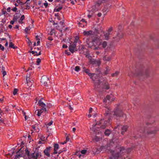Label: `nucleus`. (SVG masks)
<instances>
[{"mask_svg": "<svg viewBox=\"0 0 159 159\" xmlns=\"http://www.w3.org/2000/svg\"><path fill=\"white\" fill-rule=\"evenodd\" d=\"M112 28L110 27L106 32H103L100 36H97L92 37V41L88 43L89 47L94 50H99L105 48L107 45L106 41H102V39L108 40L111 34Z\"/></svg>", "mask_w": 159, "mask_h": 159, "instance_id": "nucleus-1", "label": "nucleus"}, {"mask_svg": "<svg viewBox=\"0 0 159 159\" xmlns=\"http://www.w3.org/2000/svg\"><path fill=\"white\" fill-rule=\"evenodd\" d=\"M132 148H130L125 149L123 147L116 146L114 150H110L109 151V156L110 159H125L124 155L125 153H129Z\"/></svg>", "mask_w": 159, "mask_h": 159, "instance_id": "nucleus-2", "label": "nucleus"}, {"mask_svg": "<svg viewBox=\"0 0 159 159\" xmlns=\"http://www.w3.org/2000/svg\"><path fill=\"white\" fill-rule=\"evenodd\" d=\"M106 118L105 119L101 120L98 123H97L96 125H94V127L93 128L96 129L95 127L98 128V127L97 126L98 125L100 126V128L104 129L106 128L108 125L110 124V118H109V113L107 112L106 113Z\"/></svg>", "mask_w": 159, "mask_h": 159, "instance_id": "nucleus-3", "label": "nucleus"}, {"mask_svg": "<svg viewBox=\"0 0 159 159\" xmlns=\"http://www.w3.org/2000/svg\"><path fill=\"white\" fill-rule=\"evenodd\" d=\"M158 129L157 128L155 129L154 128L152 127L150 129H148L147 130H145L143 133V135L141 136L140 135V137H143V136H148L151 134H155Z\"/></svg>", "mask_w": 159, "mask_h": 159, "instance_id": "nucleus-4", "label": "nucleus"}, {"mask_svg": "<svg viewBox=\"0 0 159 159\" xmlns=\"http://www.w3.org/2000/svg\"><path fill=\"white\" fill-rule=\"evenodd\" d=\"M121 107L119 105L116 110L114 111V113L113 114L114 116L116 117H120L123 115V112L122 110L120 109Z\"/></svg>", "mask_w": 159, "mask_h": 159, "instance_id": "nucleus-5", "label": "nucleus"}, {"mask_svg": "<svg viewBox=\"0 0 159 159\" xmlns=\"http://www.w3.org/2000/svg\"><path fill=\"white\" fill-rule=\"evenodd\" d=\"M41 156V153L38 151H36L31 154V156L30 158H32L33 159H38Z\"/></svg>", "mask_w": 159, "mask_h": 159, "instance_id": "nucleus-6", "label": "nucleus"}, {"mask_svg": "<svg viewBox=\"0 0 159 159\" xmlns=\"http://www.w3.org/2000/svg\"><path fill=\"white\" fill-rule=\"evenodd\" d=\"M102 88L103 89L107 90L110 88V85L107 81L104 80L102 83Z\"/></svg>", "mask_w": 159, "mask_h": 159, "instance_id": "nucleus-7", "label": "nucleus"}, {"mask_svg": "<svg viewBox=\"0 0 159 159\" xmlns=\"http://www.w3.org/2000/svg\"><path fill=\"white\" fill-rule=\"evenodd\" d=\"M41 109H39L35 111V114L37 115L38 116H39L42 115L45 113L46 111V108H41Z\"/></svg>", "mask_w": 159, "mask_h": 159, "instance_id": "nucleus-8", "label": "nucleus"}, {"mask_svg": "<svg viewBox=\"0 0 159 159\" xmlns=\"http://www.w3.org/2000/svg\"><path fill=\"white\" fill-rule=\"evenodd\" d=\"M69 51L73 53L76 49V42H71L69 47Z\"/></svg>", "mask_w": 159, "mask_h": 159, "instance_id": "nucleus-9", "label": "nucleus"}, {"mask_svg": "<svg viewBox=\"0 0 159 159\" xmlns=\"http://www.w3.org/2000/svg\"><path fill=\"white\" fill-rule=\"evenodd\" d=\"M52 148V147L49 146L47 147L44 151L43 152L44 153V155L48 157H50V154L49 153Z\"/></svg>", "mask_w": 159, "mask_h": 159, "instance_id": "nucleus-10", "label": "nucleus"}, {"mask_svg": "<svg viewBox=\"0 0 159 159\" xmlns=\"http://www.w3.org/2000/svg\"><path fill=\"white\" fill-rule=\"evenodd\" d=\"M84 71L90 77V78L93 80H94L93 77L94 76L95 77H97V76L95 74L91 73H90V70L88 69H86L84 70Z\"/></svg>", "mask_w": 159, "mask_h": 159, "instance_id": "nucleus-11", "label": "nucleus"}, {"mask_svg": "<svg viewBox=\"0 0 159 159\" xmlns=\"http://www.w3.org/2000/svg\"><path fill=\"white\" fill-rule=\"evenodd\" d=\"M54 152L53 153V154H57L58 153L59 154L60 153H61V152L60 151V150L59 151V152H57V150L59 148V145L58 144H54Z\"/></svg>", "mask_w": 159, "mask_h": 159, "instance_id": "nucleus-12", "label": "nucleus"}, {"mask_svg": "<svg viewBox=\"0 0 159 159\" xmlns=\"http://www.w3.org/2000/svg\"><path fill=\"white\" fill-rule=\"evenodd\" d=\"M123 37V34L122 33H118L117 36L115 38H113V39H115L114 40L116 42H118Z\"/></svg>", "mask_w": 159, "mask_h": 159, "instance_id": "nucleus-13", "label": "nucleus"}, {"mask_svg": "<svg viewBox=\"0 0 159 159\" xmlns=\"http://www.w3.org/2000/svg\"><path fill=\"white\" fill-rule=\"evenodd\" d=\"M49 80V78L45 76H43L41 79V82L45 85L47 84V83L45 80Z\"/></svg>", "mask_w": 159, "mask_h": 159, "instance_id": "nucleus-14", "label": "nucleus"}, {"mask_svg": "<svg viewBox=\"0 0 159 159\" xmlns=\"http://www.w3.org/2000/svg\"><path fill=\"white\" fill-rule=\"evenodd\" d=\"M43 98L39 100L38 101V104L39 106L41 107V108H46L45 107L46 105L45 103H44L42 101Z\"/></svg>", "mask_w": 159, "mask_h": 159, "instance_id": "nucleus-15", "label": "nucleus"}, {"mask_svg": "<svg viewBox=\"0 0 159 159\" xmlns=\"http://www.w3.org/2000/svg\"><path fill=\"white\" fill-rule=\"evenodd\" d=\"M93 32L92 30H89L88 31H84L83 33L84 35L86 36H90L93 34Z\"/></svg>", "mask_w": 159, "mask_h": 159, "instance_id": "nucleus-16", "label": "nucleus"}, {"mask_svg": "<svg viewBox=\"0 0 159 159\" xmlns=\"http://www.w3.org/2000/svg\"><path fill=\"white\" fill-rule=\"evenodd\" d=\"M14 5L16 7L18 6L19 5H21L23 4V3L20 1V0H14Z\"/></svg>", "mask_w": 159, "mask_h": 159, "instance_id": "nucleus-17", "label": "nucleus"}, {"mask_svg": "<svg viewBox=\"0 0 159 159\" xmlns=\"http://www.w3.org/2000/svg\"><path fill=\"white\" fill-rule=\"evenodd\" d=\"M128 126L127 125H124L122 127V131L121 132V133L122 134H123L125 132H126L128 128Z\"/></svg>", "mask_w": 159, "mask_h": 159, "instance_id": "nucleus-18", "label": "nucleus"}, {"mask_svg": "<svg viewBox=\"0 0 159 159\" xmlns=\"http://www.w3.org/2000/svg\"><path fill=\"white\" fill-rule=\"evenodd\" d=\"M96 82H95L94 85L95 88H98L100 85V82L99 80H96Z\"/></svg>", "mask_w": 159, "mask_h": 159, "instance_id": "nucleus-19", "label": "nucleus"}, {"mask_svg": "<svg viewBox=\"0 0 159 159\" xmlns=\"http://www.w3.org/2000/svg\"><path fill=\"white\" fill-rule=\"evenodd\" d=\"M111 98V97L109 95H107L105 98L103 100V102H104L106 103L107 102V101H109Z\"/></svg>", "mask_w": 159, "mask_h": 159, "instance_id": "nucleus-20", "label": "nucleus"}, {"mask_svg": "<svg viewBox=\"0 0 159 159\" xmlns=\"http://www.w3.org/2000/svg\"><path fill=\"white\" fill-rule=\"evenodd\" d=\"M25 19V16L24 15H22L20 19L18 20V22L20 24H22L23 23V20Z\"/></svg>", "mask_w": 159, "mask_h": 159, "instance_id": "nucleus-21", "label": "nucleus"}, {"mask_svg": "<svg viewBox=\"0 0 159 159\" xmlns=\"http://www.w3.org/2000/svg\"><path fill=\"white\" fill-rule=\"evenodd\" d=\"M55 19H57L59 20H61V18L60 16V14L59 13H55Z\"/></svg>", "mask_w": 159, "mask_h": 159, "instance_id": "nucleus-22", "label": "nucleus"}, {"mask_svg": "<svg viewBox=\"0 0 159 159\" xmlns=\"http://www.w3.org/2000/svg\"><path fill=\"white\" fill-rule=\"evenodd\" d=\"M25 153L28 157V158H30L31 156V154H30V152L29 151L27 148H26L25 150Z\"/></svg>", "mask_w": 159, "mask_h": 159, "instance_id": "nucleus-23", "label": "nucleus"}, {"mask_svg": "<svg viewBox=\"0 0 159 159\" xmlns=\"http://www.w3.org/2000/svg\"><path fill=\"white\" fill-rule=\"evenodd\" d=\"M26 80L27 83L28 84H29L30 85H32V82L30 80V78L29 77H28L27 76L26 77Z\"/></svg>", "mask_w": 159, "mask_h": 159, "instance_id": "nucleus-24", "label": "nucleus"}, {"mask_svg": "<svg viewBox=\"0 0 159 159\" xmlns=\"http://www.w3.org/2000/svg\"><path fill=\"white\" fill-rule=\"evenodd\" d=\"M120 72L118 71H116L115 73L111 74V75L112 77H117L119 75Z\"/></svg>", "mask_w": 159, "mask_h": 159, "instance_id": "nucleus-25", "label": "nucleus"}, {"mask_svg": "<svg viewBox=\"0 0 159 159\" xmlns=\"http://www.w3.org/2000/svg\"><path fill=\"white\" fill-rule=\"evenodd\" d=\"M103 60L104 61H110L111 60V58L109 57H107V56H105L103 58Z\"/></svg>", "mask_w": 159, "mask_h": 159, "instance_id": "nucleus-26", "label": "nucleus"}, {"mask_svg": "<svg viewBox=\"0 0 159 159\" xmlns=\"http://www.w3.org/2000/svg\"><path fill=\"white\" fill-rule=\"evenodd\" d=\"M111 133V131L110 130L107 129L105 130L104 133L106 135L108 136Z\"/></svg>", "mask_w": 159, "mask_h": 159, "instance_id": "nucleus-27", "label": "nucleus"}, {"mask_svg": "<svg viewBox=\"0 0 159 159\" xmlns=\"http://www.w3.org/2000/svg\"><path fill=\"white\" fill-rule=\"evenodd\" d=\"M96 60L94 59H90L89 62L90 64H96Z\"/></svg>", "mask_w": 159, "mask_h": 159, "instance_id": "nucleus-28", "label": "nucleus"}, {"mask_svg": "<svg viewBox=\"0 0 159 159\" xmlns=\"http://www.w3.org/2000/svg\"><path fill=\"white\" fill-rule=\"evenodd\" d=\"M30 29H31V28L30 27V26H28L27 27H26L25 29V31L26 32V33L27 34H29V31L30 30Z\"/></svg>", "mask_w": 159, "mask_h": 159, "instance_id": "nucleus-29", "label": "nucleus"}, {"mask_svg": "<svg viewBox=\"0 0 159 159\" xmlns=\"http://www.w3.org/2000/svg\"><path fill=\"white\" fill-rule=\"evenodd\" d=\"M110 70L109 69V67L107 66L106 67V70L105 71L104 73V74L105 75H107L109 73V72L110 71Z\"/></svg>", "mask_w": 159, "mask_h": 159, "instance_id": "nucleus-30", "label": "nucleus"}, {"mask_svg": "<svg viewBox=\"0 0 159 159\" xmlns=\"http://www.w3.org/2000/svg\"><path fill=\"white\" fill-rule=\"evenodd\" d=\"M43 139L42 140V141L40 139H39V141H38V143H39V144H43V143H45V137H43Z\"/></svg>", "mask_w": 159, "mask_h": 159, "instance_id": "nucleus-31", "label": "nucleus"}, {"mask_svg": "<svg viewBox=\"0 0 159 159\" xmlns=\"http://www.w3.org/2000/svg\"><path fill=\"white\" fill-rule=\"evenodd\" d=\"M19 17L20 16L19 15H16L14 16L13 17V20L16 21L17 20Z\"/></svg>", "mask_w": 159, "mask_h": 159, "instance_id": "nucleus-32", "label": "nucleus"}, {"mask_svg": "<svg viewBox=\"0 0 159 159\" xmlns=\"http://www.w3.org/2000/svg\"><path fill=\"white\" fill-rule=\"evenodd\" d=\"M9 47L13 48H15L14 44L11 42L9 43Z\"/></svg>", "mask_w": 159, "mask_h": 159, "instance_id": "nucleus-33", "label": "nucleus"}, {"mask_svg": "<svg viewBox=\"0 0 159 159\" xmlns=\"http://www.w3.org/2000/svg\"><path fill=\"white\" fill-rule=\"evenodd\" d=\"M101 63V61L100 60H96V64L98 66H99Z\"/></svg>", "mask_w": 159, "mask_h": 159, "instance_id": "nucleus-34", "label": "nucleus"}, {"mask_svg": "<svg viewBox=\"0 0 159 159\" xmlns=\"http://www.w3.org/2000/svg\"><path fill=\"white\" fill-rule=\"evenodd\" d=\"M53 122L52 121H51L49 123H46V125L47 126H49L51 125H52Z\"/></svg>", "mask_w": 159, "mask_h": 159, "instance_id": "nucleus-35", "label": "nucleus"}, {"mask_svg": "<svg viewBox=\"0 0 159 159\" xmlns=\"http://www.w3.org/2000/svg\"><path fill=\"white\" fill-rule=\"evenodd\" d=\"M55 30L54 29H53L50 32L49 34L50 35H52L53 34H55Z\"/></svg>", "mask_w": 159, "mask_h": 159, "instance_id": "nucleus-36", "label": "nucleus"}, {"mask_svg": "<svg viewBox=\"0 0 159 159\" xmlns=\"http://www.w3.org/2000/svg\"><path fill=\"white\" fill-rule=\"evenodd\" d=\"M18 91V89H15L14 90V91L13 92V94L14 95H15L16 93H17Z\"/></svg>", "mask_w": 159, "mask_h": 159, "instance_id": "nucleus-37", "label": "nucleus"}, {"mask_svg": "<svg viewBox=\"0 0 159 159\" xmlns=\"http://www.w3.org/2000/svg\"><path fill=\"white\" fill-rule=\"evenodd\" d=\"M62 8L61 7H59L57 8H56L54 9V11H59L62 9Z\"/></svg>", "mask_w": 159, "mask_h": 159, "instance_id": "nucleus-38", "label": "nucleus"}, {"mask_svg": "<svg viewBox=\"0 0 159 159\" xmlns=\"http://www.w3.org/2000/svg\"><path fill=\"white\" fill-rule=\"evenodd\" d=\"M80 70V67L79 66H76L75 68V70L76 71L78 72Z\"/></svg>", "mask_w": 159, "mask_h": 159, "instance_id": "nucleus-39", "label": "nucleus"}, {"mask_svg": "<svg viewBox=\"0 0 159 159\" xmlns=\"http://www.w3.org/2000/svg\"><path fill=\"white\" fill-rule=\"evenodd\" d=\"M41 60L40 58H38L37 60L36 63L37 65H39L40 62H41Z\"/></svg>", "mask_w": 159, "mask_h": 159, "instance_id": "nucleus-40", "label": "nucleus"}, {"mask_svg": "<svg viewBox=\"0 0 159 159\" xmlns=\"http://www.w3.org/2000/svg\"><path fill=\"white\" fill-rule=\"evenodd\" d=\"M82 23H83L82 22H81V21L79 22V26L81 27H84L85 25L84 24H83Z\"/></svg>", "mask_w": 159, "mask_h": 159, "instance_id": "nucleus-41", "label": "nucleus"}, {"mask_svg": "<svg viewBox=\"0 0 159 159\" xmlns=\"http://www.w3.org/2000/svg\"><path fill=\"white\" fill-rule=\"evenodd\" d=\"M66 0H55V1L57 2H60L63 3Z\"/></svg>", "mask_w": 159, "mask_h": 159, "instance_id": "nucleus-42", "label": "nucleus"}, {"mask_svg": "<svg viewBox=\"0 0 159 159\" xmlns=\"http://www.w3.org/2000/svg\"><path fill=\"white\" fill-rule=\"evenodd\" d=\"M60 24L61 25L62 28L64 27V23L63 21H61L60 22Z\"/></svg>", "mask_w": 159, "mask_h": 159, "instance_id": "nucleus-43", "label": "nucleus"}, {"mask_svg": "<svg viewBox=\"0 0 159 159\" xmlns=\"http://www.w3.org/2000/svg\"><path fill=\"white\" fill-rule=\"evenodd\" d=\"M87 152L86 150L84 149L81 151V152L82 154H85Z\"/></svg>", "mask_w": 159, "mask_h": 159, "instance_id": "nucleus-44", "label": "nucleus"}, {"mask_svg": "<svg viewBox=\"0 0 159 159\" xmlns=\"http://www.w3.org/2000/svg\"><path fill=\"white\" fill-rule=\"evenodd\" d=\"M80 21L81 22L84 23V24H86V22L85 21V20L84 19H82Z\"/></svg>", "mask_w": 159, "mask_h": 159, "instance_id": "nucleus-45", "label": "nucleus"}, {"mask_svg": "<svg viewBox=\"0 0 159 159\" xmlns=\"http://www.w3.org/2000/svg\"><path fill=\"white\" fill-rule=\"evenodd\" d=\"M48 39L50 41H52L53 40V38L51 36L48 37Z\"/></svg>", "mask_w": 159, "mask_h": 159, "instance_id": "nucleus-46", "label": "nucleus"}, {"mask_svg": "<svg viewBox=\"0 0 159 159\" xmlns=\"http://www.w3.org/2000/svg\"><path fill=\"white\" fill-rule=\"evenodd\" d=\"M44 7H45V8H46L48 7V4L47 2H46L44 3Z\"/></svg>", "mask_w": 159, "mask_h": 159, "instance_id": "nucleus-47", "label": "nucleus"}, {"mask_svg": "<svg viewBox=\"0 0 159 159\" xmlns=\"http://www.w3.org/2000/svg\"><path fill=\"white\" fill-rule=\"evenodd\" d=\"M4 48L3 46H2L1 44H0V49H1L2 51L4 50Z\"/></svg>", "mask_w": 159, "mask_h": 159, "instance_id": "nucleus-48", "label": "nucleus"}, {"mask_svg": "<svg viewBox=\"0 0 159 159\" xmlns=\"http://www.w3.org/2000/svg\"><path fill=\"white\" fill-rule=\"evenodd\" d=\"M95 75L97 76L95 77L94 76L93 77V78L94 79V80H93L92 79L93 81H95V80H96L97 79H98V75H96V74H95Z\"/></svg>", "mask_w": 159, "mask_h": 159, "instance_id": "nucleus-49", "label": "nucleus"}, {"mask_svg": "<svg viewBox=\"0 0 159 159\" xmlns=\"http://www.w3.org/2000/svg\"><path fill=\"white\" fill-rule=\"evenodd\" d=\"M41 52H39V53H38L37 52H35V54H34V56H39L41 54Z\"/></svg>", "mask_w": 159, "mask_h": 159, "instance_id": "nucleus-50", "label": "nucleus"}, {"mask_svg": "<svg viewBox=\"0 0 159 159\" xmlns=\"http://www.w3.org/2000/svg\"><path fill=\"white\" fill-rule=\"evenodd\" d=\"M65 53L66 54H67L68 55H69L70 54V52H68L66 50L65 51Z\"/></svg>", "mask_w": 159, "mask_h": 159, "instance_id": "nucleus-51", "label": "nucleus"}, {"mask_svg": "<svg viewBox=\"0 0 159 159\" xmlns=\"http://www.w3.org/2000/svg\"><path fill=\"white\" fill-rule=\"evenodd\" d=\"M11 10L13 11L16 12L17 10V8L16 7H14L12 8Z\"/></svg>", "mask_w": 159, "mask_h": 159, "instance_id": "nucleus-52", "label": "nucleus"}, {"mask_svg": "<svg viewBox=\"0 0 159 159\" xmlns=\"http://www.w3.org/2000/svg\"><path fill=\"white\" fill-rule=\"evenodd\" d=\"M93 111V109L92 108L90 107L89 108V113L90 114L92 113V111Z\"/></svg>", "mask_w": 159, "mask_h": 159, "instance_id": "nucleus-53", "label": "nucleus"}, {"mask_svg": "<svg viewBox=\"0 0 159 159\" xmlns=\"http://www.w3.org/2000/svg\"><path fill=\"white\" fill-rule=\"evenodd\" d=\"M62 48H67V46L66 45L64 44L62 46Z\"/></svg>", "mask_w": 159, "mask_h": 159, "instance_id": "nucleus-54", "label": "nucleus"}, {"mask_svg": "<svg viewBox=\"0 0 159 159\" xmlns=\"http://www.w3.org/2000/svg\"><path fill=\"white\" fill-rule=\"evenodd\" d=\"M70 139L68 136L66 137V140L65 141H66V143L67 141H68Z\"/></svg>", "mask_w": 159, "mask_h": 159, "instance_id": "nucleus-55", "label": "nucleus"}, {"mask_svg": "<svg viewBox=\"0 0 159 159\" xmlns=\"http://www.w3.org/2000/svg\"><path fill=\"white\" fill-rule=\"evenodd\" d=\"M14 21V20H13H13H11L10 21V23L11 24H13L14 23V22L15 21Z\"/></svg>", "mask_w": 159, "mask_h": 159, "instance_id": "nucleus-56", "label": "nucleus"}, {"mask_svg": "<svg viewBox=\"0 0 159 159\" xmlns=\"http://www.w3.org/2000/svg\"><path fill=\"white\" fill-rule=\"evenodd\" d=\"M97 15L98 17H100L102 16V14L101 13H98Z\"/></svg>", "mask_w": 159, "mask_h": 159, "instance_id": "nucleus-57", "label": "nucleus"}, {"mask_svg": "<svg viewBox=\"0 0 159 159\" xmlns=\"http://www.w3.org/2000/svg\"><path fill=\"white\" fill-rule=\"evenodd\" d=\"M66 143V141H65L63 142H61L60 143L61 144H64Z\"/></svg>", "mask_w": 159, "mask_h": 159, "instance_id": "nucleus-58", "label": "nucleus"}, {"mask_svg": "<svg viewBox=\"0 0 159 159\" xmlns=\"http://www.w3.org/2000/svg\"><path fill=\"white\" fill-rule=\"evenodd\" d=\"M11 8L10 7H8L7 9V10L8 12H10V11Z\"/></svg>", "mask_w": 159, "mask_h": 159, "instance_id": "nucleus-59", "label": "nucleus"}, {"mask_svg": "<svg viewBox=\"0 0 159 159\" xmlns=\"http://www.w3.org/2000/svg\"><path fill=\"white\" fill-rule=\"evenodd\" d=\"M35 51H32L31 52V53L32 54H33V55H34L35 54Z\"/></svg>", "mask_w": 159, "mask_h": 159, "instance_id": "nucleus-60", "label": "nucleus"}, {"mask_svg": "<svg viewBox=\"0 0 159 159\" xmlns=\"http://www.w3.org/2000/svg\"><path fill=\"white\" fill-rule=\"evenodd\" d=\"M36 39L37 40H39V36H36Z\"/></svg>", "mask_w": 159, "mask_h": 159, "instance_id": "nucleus-61", "label": "nucleus"}, {"mask_svg": "<svg viewBox=\"0 0 159 159\" xmlns=\"http://www.w3.org/2000/svg\"><path fill=\"white\" fill-rule=\"evenodd\" d=\"M43 137H44L43 136H41L39 139L42 141V140L43 139Z\"/></svg>", "mask_w": 159, "mask_h": 159, "instance_id": "nucleus-62", "label": "nucleus"}, {"mask_svg": "<svg viewBox=\"0 0 159 159\" xmlns=\"http://www.w3.org/2000/svg\"><path fill=\"white\" fill-rule=\"evenodd\" d=\"M73 131L75 132L76 130V129L75 128H73L72 129Z\"/></svg>", "mask_w": 159, "mask_h": 159, "instance_id": "nucleus-63", "label": "nucleus"}, {"mask_svg": "<svg viewBox=\"0 0 159 159\" xmlns=\"http://www.w3.org/2000/svg\"><path fill=\"white\" fill-rule=\"evenodd\" d=\"M69 108L71 110H72L73 109V108L71 107L70 105L69 106Z\"/></svg>", "mask_w": 159, "mask_h": 159, "instance_id": "nucleus-64", "label": "nucleus"}]
</instances>
